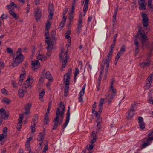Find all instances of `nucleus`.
I'll return each mask as SVG.
<instances>
[{"label": "nucleus", "instance_id": "40", "mask_svg": "<svg viewBox=\"0 0 153 153\" xmlns=\"http://www.w3.org/2000/svg\"><path fill=\"white\" fill-rule=\"evenodd\" d=\"M153 78V72L152 73L150 76H149L147 78V80L150 83L152 81Z\"/></svg>", "mask_w": 153, "mask_h": 153}, {"label": "nucleus", "instance_id": "36", "mask_svg": "<svg viewBox=\"0 0 153 153\" xmlns=\"http://www.w3.org/2000/svg\"><path fill=\"white\" fill-rule=\"evenodd\" d=\"M102 79V77L101 76V75H100L99 76L98 78V82L97 83V91H99V89H100V85L101 83V81Z\"/></svg>", "mask_w": 153, "mask_h": 153}, {"label": "nucleus", "instance_id": "43", "mask_svg": "<svg viewBox=\"0 0 153 153\" xmlns=\"http://www.w3.org/2000/svg\"><path fill=\"white\" fill-rule=\"evenodd\" d=\"M94 144H91L87 145L86 146L88 150H91L94 147Z\"/></svg>", "mask_w": 153, "mask_h": 153}, {"label": "nucleus", "instance_id": "58", "mask_svg": "<svg viewBox=\"0 0 153 153\" xmlns=\"http://www.w3.org/2000/svg\"><path fill=\"white\" fill-rule=\"evenodd\" d=\"M69 18L70 21L71 22L74 19L73 14H69Z\"/></svg>", "mask_w": 153, "mask_h": 153}, {"label": "nucleus", "instance_id": "60", "mask_svg": "<svg viewBox=\"0 0 153 153\" xmlns=\"http://www.w3.org/2000/svg\"><path fill=\"white\" fill-rule=\"evenodd\" d=\"M74 6H72L71 9V11L69 13V14H73V13H74Z\"/></svg>", "mask_w": 153, "mask_h": 153}, {"label": "nucleus", "instance_id": "20", "mask_svg": "<svg viewBox=\"0 0 153 153\" xmlns=\"http://www.w3.org/2000/svg\"><path fill=\"white\" fill-rule=\"evenodd\" d=\"M82 18L81 17H79V20L78 24L77 25V33L79 34L80 32V31L82 27Z\"/></svg>", "mask_w": 153, "mask_h": 153}, {"label": "nucleus", "instance_id": "41", "mask_svg": "<svg viewBox=\"0 0 153 153\" xmlns=\"http://www.w3.org/2000/svg\"><path fill=\"white\" fill-rule=\"evenodd\" d=\"M143 31L141 27L139 28L137 33V36L139 37L140 36L143 34Z\"/></svg>", "mask_w": 153, "mask_h": 153}, {"label": "nucleus", "instance_id": "46", "mask_svg": "<svg viewBox=\"0 0 153 153\" xmlns=\"http://www.w3.org/2000/svg\"><path fill=\"white\" fill-rule=\"evenodd\" d=\"M45 94V90L44 89L42 90V91L40 92L39 97H43Z\"/></svg>", "mask_w": 153, "mask_h": 153}, {"label": "nucleus", "instance_id": "21", "mask_svg": "<svg viewBox=\"0 0 153 153\" xmlns=\"http://www.w3.org/2000/svg\"><path fill=\"white\" fill-rule=\"evenodd\" d=\"M0 115L1 117L2 118H7L9 115L7 114L5 111V110L3 108L0 109Z\"/></svg>", "mask_w": 153, "mask_h": 153}, {"label": "nucleus", "instance_id": "56", "mask_svg": "<svg viewBox=\"0 0 153 153\" xmlns=\"http://www.w3.org/2000/svg\"><path fill=\"white\" fill-rule=\"evenodd\" d=\"M92 112L93 114H94L95 115L96 117H99L100 118V115L98 114L97 111L94 110V111L93 112Z\"/></svg>", "mask_w": 153, "mask_h": 153}, {"label": "nucleus", "instance_id": "29", "mask_svg": "<svg viewBox=\"0 0 153 153\" xmlns=\"http://www.w3.org/2000/svg\"><path fill=\"white\" fill-rule=\"evenodd\" d=\"M23 89H20L18 90L19 95L20 97H23L24 94L26 92V90Z\"/></svg>", "mask_w": 153, "mask_h": 153}, {"label": "nucleus", "instance_id": "13", "mask_svg": "<svg viewBox=\"0 0 153 153\" xmlns=\"http://www.w3.org/2000/svg\"><path fill=\"white\" fill-rule=\"evenodd\" d=\"M32 68L33 70L38 69L40 66V64L38 60L33 61L31 63Z\"/></svg>", "mask_w": 153, "mask_h": 153}, {"label": "nucleus", "instance_id": "24", "mask_svg": "<svg viewBox=\"0 0 153 153\" xmlns=\"http://www.w3.org/2000/svg\"><path fill=\"white\" fill-rule=\"evenodd\" d=\"M108 58L106 59H103L102 61V63L104 64H105L106 65V68H105V70H106V71L108 70V68L109 67V62L111 59H110Z\"/></svg>", "mask_w": 153, "mask_h": 153}, {"label": "nucleus", "instance_id": "30", "mask_svg": "<svg viewBox=\"0 0 153 153\" xmlns=\"http://www.w3.org/2000/svg\"><path fill=\"white\" fill-rule=\"evenodd\" d=\"M35 16L36 17V21H38L40 18L41 16V14L39 12V10H38L35 13Z\"/></svg>", "mask_w": 153, "mask_h": 153}, {"label": "nucleus", "instance_id": "26", "mask_svg": "<svg viewBox=\"0 0 153 153\" xmlns=\"http://www.w3.org/2000/svg\"><path fill=\"white\" fill-rule=\"evenodd\" d=\"M40 51L39 50L37 53V54L39 55V56L37 57V59L42 61L45 60L47 59L46 56L44 54H40Z\"/></svg>", "mask_w": 153, "mask_h": 153}, {"label": "nucleus", "instance_id": "28", "mask_svg": "<svg viewBox=\"0 0 153 153\" xmlns=\"http://www.w3.org/2000/svg\"><path fill=\"white\" fill-rule=\"evenodd\" d=\"M45 77L49 81H52L53 78L50 73L48 71H47L45 74Z\"/></svg>", "mask_w": 153, "mask_h": 153}, {"label": "nucleus", "instance_id": "62", "mask_svg": "<svg viewBox=\"0 0 153 153\" xmlns=\"http://www.w3.org/2000/svg\"><path fill=\"white\" fill-rule=\"evenodd\" d=\"M49 121L48 117H45L44 122L46 124H47Z\"/></svg>", "mask_w": 153, "mask_h": 153}, {"label": "nucleus", "instance_id": "52", "mask_svg": "<svg viewBox=\"0 0 153 153\" xmlns=\"http://www.w3.org/2000/svg\"><path fill=\"white\" fill-rule=\"evenodd\" d=\"M99 120V121L98 122L97 124V126L98 128L99 129H100L101 128L100 123H101L102 118H100Z\"/></svg>", "mask_w": 153, "mask_h": 153}, {"label": "nucleus", "instance_id": "57", "mask_svg": "<svg viewBox=\"0 0 153 153\" xmlns=\"http://www.w3.org/2000/svg\"><path fill=\"white\" fill-rule=\"evenodd\" d=\"M96 102H94L93 104L92 105V112L94 111V110H95V109L96 107Z\"/></svg>", "mask_w": 153, "mask_h": 153}, {"label": "nucleus", "instance_id": "53", "mask_svg": "<svg viewBox=\"0 0 153 153\" xmlns=\"http://www.w3.org/2000/svg\"><path fill=\"white\" fill-rule=\"evenodd\" d=\"M7 52L8 53H10L11 54H13V50L10 48H7Z\"/></svg>", "mask_w": 153, "mask_h": 153}, {"label": "nucleus", "instance_id": "61", "mask_svg": "<svg viewBox=\"0 0 153 153\" xmlns=\"http://www.w3.org/2000/svg\"><path fill=\"white\" fill-rule=\"evenodd\" d=\"M7 18V16L6 15L5 16L4 14H3L0 17V19H1L2 20H4V19H6Z\"/></svg>", "mask_w": 153, "mask_h": 153}, {"label": "nucleus", "instance_id": "54", "mask_svg": "<svg viewBox=\"0 0 153 153\" xmlns=\"http://www.w3.org/2000/svg\"><path fill=\"white\" fill-rule=\"evenodd\" d=\"M7 135L3 134H1L0 135V141H2V140L5 138Z\"/></svg>", "mask_w": 153, "mask_h": 153}, {"label": "nucleus", "instance_id": "5", "mask_svg": "<svg viewBox=\"0 0 153 153\" xmlns=\"http://www.w3.org/2000/svg\"><path fill=\"white\" fill-rule=\"evenodd\" d=\"M49 35V33L47 31L45 33V36L46 37L45 42L48 45V47L47 48V49L48 50L51 49V48L52 47H53L52 42L48 36Z\"/></svg>", "mask_w": 153, "mask_h": 153}, {"label": "nucleus", "instance_id": "42", "mask_svg": "<svg viewBox=\"0 0 153 153\" xmlns=\"http://www.w3.org/2000/svg\"><path fill=\"white\" fill-rule=\"evenodd\" d=\"M26 148L27 149V150L29 151V153H31V149L30 148V146L29 144V143H27V142L26 143Z\"/></svg>", "mask_w": 153, "mask_h": 153}, {"label": "nucleus", "instance_id": "39", "mask_svg": "<svg viewBox=\"0 0 153 153\" xmlns=\"http://www.w3.org/2000/svg\"><path fill=\"white\" fill-rule=\"evenodd\" d=\"M2 101L3 102L7 104H9L10 102V100L7 98H4L2 100Z\"/></svg>", "mask_w": 153, "mask_h": 153}, {"label": "nucleus", "instance_id": "38", "mask_svg": "<svg viewBox=\"0 0 153 153\" xmlns=\"http://www.w3.org/2000/svg\"><path fill=\"white\" fill-rule=\"evenodd\" d=\"M91 137L92 139L97 140V138L96 133L94 131L92 132L91 135Z\"/></svg>", "mask_w": 153, "mask_h": 153}, {"label": "nucleus", "instance_id": "35", "mask_svg": "<svg viewBox=\"0 0 153 153\" xmlns=\"http://www.w3.org/2000/svg\"><path fill=\"white\" fill-rule=\"evenodd\" d=\"M79 69L77 68H75V71L74 74V82L75 83L76 79V76L77 75L79 74Z\"/></svg>", "mask_w": 153, "mask_h": 153}, {"label": "nucleus", "instance_id": "4", "mask_svg": "<svg viewBox=\"0 0 153 153\" xmlns=\"http://www.w3.org/2000/svg\"><path fill=\"white\" fill-rule=\"evenodd\" d=\"M68 49L66 51H65L64 48H62L61 50V53L59 55L60 59L63 60L64 59L68 60L69 59V56L67 54Z\"/></svg>", "mask_w": 153, "mask_h": 153}, {"label": "nucleus", "instance_id": "10", "mask_svg": "<svg viewBox=\"0 0 153 153\" xmlns=\"http://www.w3.org/2000/svg\"><path fill=\"white\" fill-rule=\"evenodd\" d=\"M145 1V0H138V4L139 5V8L140 10H145L146 9Z\"/></svg>", "mask_w": 153, "mask_h": 153}, {"label": "nucleus", "instance_id": "16", "mask_svg": "<svg viewBox=\"0 0 153 153\" xmlns=\"http://www.w3.org/2000/svg\"><path fill=\"white\" fill-rule=\"evenodd\" d=\"M70 76L68 73H66L64 76V83L65 85H69Z\"/></svg>", "mask_w": 153, "mask_h": 153}, {"label": "nucleus", "instance_id": "45", "mask_svg": "<svg viewBox=\"0 0 153 153\" xmlns=\"http://www.w3.org/2000/svg\"><path fill=\"white\" fill-rule=\"evenodd\" d=\"M134 43L135 45V48H138L139 47V44L138 42L137 39H136L134 40Z\"/></svg>", "mask_w": 153, "mask_h": 153}, {"label": "nucleus", "instance_id": "8", "mask_svg": "<svg viewBox=\"0 0 153 153\" xmlns=\"http://www.w3.org/2000/svg\"><path fill=\"white\" fill-rule=\"evenodd\" d=\"M70 107L69 106L68 107L67 110V114L66 117V120L65 123L63 125V129L66 127L67 124L69 123L70 117Z\"/></svg>", "mask_w": 153, "mask_h": 153}, {"label": "nucleus", "instance_id": "23", "mask_svg": "<svg viewBox=\"0 0 153 153\" xmlns=\"http://www.w3.org/2000/svg\"><path fill=\"white\" fill-rule=\"evenodd\" d=\"M32 104L31 103L27 104L25 106V112L24 114L26 115H28L30 112V110Z\"/></svg>", "mask_w": 153, "mask_h": 153}, {"label": "nucleus", "instance_id": "48", "mask_svg": "<svg viewBox=\"0 0 153 153\" xmlns=\"http://www.w3.org/2000/svg\"><path fill=\"white\" fill-rule=\"evenodd\" d=\"M113 51V50H112V49H111L110 52H109V53H108V54L107 55V56H108L107 58H109V59H111V55L112 54Z\"/></svg>", "mask_w": 153, "mask_h": 153}, {"label": "nucleus", "instance_id": "34", "mask_svg": "<svg viewBox=\"0 0 153 153\" xmlns=\"http://www.w3.org/2000/svg\"><path fill=\"white\" fill-rule=\"evenodd\" d=\"M69 85H65V90H64V96L66 97L67 95V93L69 89Z\"/></svg>", "mask_w": 153, "mask_h": 153}, {"label": "nucleus", "instance_id": "49", "mask_svg": "<svg viewBox=\"0 0 153 153\" xmlns=\"http://www.w3.org/2000/svg\"><path fill=\"white\" fill-rule=\"evenodd\" d=\"M51 25L50 22L49 21L46 24V30H48L51 27Z\"/></svg>", "mask_w": 153, "mask_h": 153}, {"label": "nucleus", "instance_id": "50", "mask_svg": "<svg viewBox=\"0 0 153 153\" xmlns=\"http://www.w3.org/2000/svg\"><path fill=\"white\" fill-rule=\"evenodd\" d=\"M1 92L4 95H7V92L6 89L5 88H2L1 90Z\"/></svg>", "mask_w": 153, "mask_h": 153}, {"label": "nucleus", "instance_id": "64", "mask_svg": "<svg viewBox=\"0 0 153 153\" xmlns=\"http://www.w3.org/2000/svg\"><path fill=\"white\" fill-rule=\"evenodd\" d=\"M148 6L149 8H153V5L152 4V2H148Z\"/></svg>", "mask_w": 153, "mask_h": 153}, {"label": "nucleus", "instance_id": "3", "mask_svg": "<svg viewBox=\"0 0 153 153\" xmlns=\"http://www.w3.org/2000/svg\"><path fill=\"white\" fill-rule=\"evenodd\" d=\"M22 48H19L16 52L17 55L16 56L13 55V63L12 65L13 67L17 66L19 64L21 63L24 60V58L23 55L22 54Z\"/></svg>", "mask_w": 153, "mask_h": 153}, {"label": "nucleus", "instance_id": "22", "mask_svg": "<svg viewBox=\"0 0 153 153\" xmlns=\"http://www.w3.org/2000/svg\"><path fill=\"white\" fill-rule=\"evenodd\" d=\"M30 78H28L27 80L25 81V83L23 84L22 86V88H25L30 87L31 88V86L30 85Z\"/></svg>", "mask_w": 153, "mask_h": 153}, {"label": "nucleus", "instance_id": "19", "mask_svg": "<svg viewBox=\"0 0 153 153\" xmlns=\"http://www.w3.org/2000/svg\"><path fill=\"white\" fill-rule=\"evenodd\" d=\"M151 64V61L149 58L146 59V61L142 62L140 64V66L143 68L149 66Z\"/></svg>", "mask_w": 153, "mask_h": 153}, {"label": "nucleus", "instance_id": "11", "mask_svg": "<svg viewBox=\"0 0 153 153\" xmlns=\"http://www.w3.org/2000/svg\"><path fill=\"white\" fill-rule=\"evenodd\" d=\"M145 1V0H138V4L139 5V8L140 10H145L146 9Z\"/></svg>", "mask_w": 153, "mask_h": 153}, {"label": "nucleus", "instance_id": "25", "mask_svg": "<svg viewBox=\"0 0 153 153\" xmlns=\"http://www.w3.org/2000/svg\"><path fill=\"white\" fill-rule=\"evenodd\" d=\"M104 99L102 98L100 99L98 105L99 110L98 111V112L101 113L102 111V109L103 108V104L104 103Z\"/></svg>", "mask_w": 153, "mask_h": 153}, {"label": "nucleus", "instance_id": "31", "mask_svg": "<svg viewBox=\"0 0 153 153\" xmlns=\"http://www.w3.org/2000/svg\"><path fill=\"white\" fill-rule=\"evenodd\" d=\"M38 116L37 114H35L32 119V123L35 125H36L38 120Z\"/></svg>", "mask_w": 153, "mask_h": 153}, {"label": "nucleus", "instance_id": "55", "mask_svg": "<svg viewBox=\"0 0 153 153\" xmlns=\"http://www.w3.org/2000/svg\"><path fill=\"white\" fill-rule=\"evenodd\" d=\"M148 101V102L149 103H150L151 104H153V99L152 98V97L149 96V98Z\"/></svg>", "mask_w": 153, "mask_h": 153}, {"label": "nucleus", "instance_id": "18", "mask_svg": "<svg viewBox=\"0 0 153 153\" xmlns=\"http://www.w3.org/2000/svg\"><path fill=\"white\" fill-rule=\"evenodd\" d=\"M136 111V110H134L132 109H130L128 111V115L126 116L128 120L131 119L134 116V112Z\"/></svg>", "mask_w": 153, "mask_h": 153}, {"label": "nucleus", "instance_id": "33", "mask_svg": "<svg viewBox=\"0 0 153 153\" xmlns=\"http://www.w3.org/2000/svg\"><path fill=\"white\" fill-rule=\"evenodd\" d=\"M9 13L12 16L13 18H15L16 19H18V17H17V15L13 10H9Z\"/></svg>", "mask_w": 153, "mask_h": 153}, {"label": "nucleus", "instance_id": "12", "mask_svg": "<svg viewBox=\"0 0 153 153\" xmlns=\"http://www.w3.org/2000/svg\"><path fill=\"white\" fill-rule=\"evenodd\" d=\"M45 135L44 134H43L42 133L39 134L37 138V140L39 141L40 142L39 143V145L41 146L43 144V142L45 138Z\"/></svg>", "mask_w": 153, "mask_h": 153}, {"label": "nucleus", "instance_id": "14", "mask_svg": "<svg viewBox=\"0 0 153 153\" xmlns=\"http://www.w3.org/2000/svg\"><path fill=\"white\" fill-rule=\"evenodd\" d=\"M139 37H141L142 39H141L142 44L143 46H146L147 47V44L148 43V39H147V36L145 34H143Z\"/></svg>", "mask_w": 153, "mask_h": 153}, {"label": "nucleus", "instance_id": "7", "mask_svg": "<svg viewBox=\"0 0 153 153\" xmlns=\"http://www.w3.org/2000/svg\"><path fill=\"white\" fill-rule=\"evenodd\" d=\"M143 18V26L147 27L148 25V22L149 19L146 14L144 13H143L142 14Z\"/></svg>", "mask_w": 153, "mask_h": 153}, {"label": "nucleus", "instance_id": "63", "mask_svg": "<svg viewBox=\"0 0 153 153\" xmlns=\"http://www.w3.org/2000/svg\"><path fill=\"white\" fill-rule=\"evenodd\" d=\"M25 73L21 74L20 76V78L23 79L25 76Z\"/></svg>", "mask_w": 153, "mask_h": 153}, {"label": "nucleus", "instance_id": "37", "mask_svg": "<svg viewBox=\"0 0 153 153\" xmlns=\"http://www.w3.org/2000/svg\"><path fill=\"white\" fill-rule=\"evenodd\" d=\"M137 103L136 102H135L133 104L131 105L130 109H132L133 110H136V109L137 108Z\"/></svg>", "mask_w": 153, "mask_h": 153}, {"label": "nucleus", "instance_id": "27", "mask_svg": "<svg viewBox=\"0 0 153 153\" xmlns=\"http://www.w3.org/2000/svg\"><path fill=\"white\" fill-rule=\"evenodd\" d=\"M85 2L84 5L83 11L84 12V16L85 15L86 12L88 9V4L89 0H85Z\"/></svg>", "mask_w": 153, "mask_h": 153}, {"label": "nucleus", "instance_id": "1", "mask_svg": "<svg viewBox=\"0 0 153 153\" xmlns=\"http://www.w3.org/2000/svg\"><path fill=\"white\" fill-rule=\"evenodd\" d=\"M115 81L114 78H112L111 81V84L108 93L106 95L105 99H107L108 103L110 104L111 100L115 96V94L117 93L116 88L113 87L114 83Z\"/></svg>", "mask_w": 153, "mask_h": 153}, {"label": "nucleus", "instance_id": "59", "mask_svg": "<svg viewBox=\"0 0 153 153\" xmlns=\"http://www.w3.org/2000/svg\"><path fill=\"white\" fill-rule=\"evenodd\" d=\"M7 128L6 127H5L4 128V129L3 130V133L6 135H7Z\"/></svg>", "mask_w": 153, "mask_h": 153}, {"label": "nucleus", "instance_id": "32", "mask_svg": "<svg viewBox=\"0 0 153 153\" xmlns=\"http://www.w3.org/2000/svg\"><path fill=\"white\" fill-rule=\"evenodd\" d=\"M125 51V48L124 45L122 46L120 51L118 52V54L121 56Z\"/></svg>", "mask_w": 153, "mask_h": 153}, {"label": "nucleus", "instance_id": "51", "mask_svg": "<svg viewBox=\"0 0 153 153\" xmlns=\"http://www.w3.org/2000/svg\"><path fill=\"white\" fill-rule=\"evenodd\" d=\"M36 125H35L33 124V125H31V132L33 133L35 131V127L36 126Z\"/></svg>", "mask_w": 153, "mask_h": 153}, {"label": "nucleus", "instance_id": "2", "mask_svg": "<svg viewBox=\"0 0 153 153\" xmlns=\"http://www.w3.org/2000/svg\"><path fill=\"white\" fill-rule=\"evenodd\" d=\"M60 107L62 109V111H60V108H57L56 109V116L54 120H53V122L54 123V124L53 126V130L56 129L58 126V118L60 115V117L62 118L64 117V113L65 111V108L64 105L63 103L61 102L60 103Z\"/></svg>", "mask_w": 153, "mask_h": 153}, {"label": "nucleus", "instance_id": "47", "mask_svg": "<svg viewBox=\"0 0 153 153\" xmlns=\"http://www.w3.org/2000/svg\"><path fill=\"white\" fill-rule=\"evenodd\" d=\"M67 60H66V59H64V60H63V61L62 62V68H64L66 66V64L67 63Z\"/></svg>", "mask_w": 153, "mask_h": 153}, {"label": "nucleus", "instance_id": "15", "mask_svg": "<svg viewBox=\"0 0 153 153\" xmlns=\"http://www.w3.org/2000/svg\"><path fill=\"white\" fill-rule=\"evenodd\" d=\"M49 15L48 16L49 20L51 21L52 19V17L53 15V9L52 4H50L48 7Z\"/></svg>", "mask_w": 153, "mask_h": 153}, {"label": "nucleus", "instance_id": "6", "mask_svg": "<svg viewBox=\"0 0 153 153\" xmlns=\"http://www.w3.org/2000/svg\"><path fill=\"white\" fill-rule=\"evenodd\" d=\"M145 140V141L141 145V146L144 148H146L150 145L152 142V140H153V136L147 138H145L144 140Z\"/></svg>", "mask_w": 153, "mask_h": 153}, {"label": "nucleus", "instance_id": "44", "mask_svg": "<svg viewBox=\"0 0 153 153\" xmlns=\"http://www.w3.org/2000/svg\"><path fill=\"white\" fill-rule=\"evenodd\" d=\"M19 118L18 119V123H21L22 122V119L23 118V114H21L20 115Z\"/></svg>", "mask_w": 153, "mask_h": 153}, {"label": "nucleus", "instance_id": "17", "mask_svg": "<svg viewBox=\"0 0 153 153\" xmlns=\"http://www.w3.org/2000/svg\"><path fill=\"white\" fill-rule=\"evenodd\" d=\"M139 127L140 128L143 129L145 128V125L143 121V119L141 117H139L138 118Z\"/></svg>", "mask_w": 153, "mask_h": 153}, {"label": "nucleus", "instance_id": "9", "mask_svg": "<svg viewBox=\"0 0 153 153\" xmlns=\"http://www.w3.org/2000/svg\"><path fill=\"white\" fill-rule=\"evenodd\" d=\"M86 84H85L82 88V90L80 91L79 94V102H81L82 101V97L85 94V90L86 87Z\"/></svg>", "mask_w": 153, "mask_h": 153}]
</instances>
